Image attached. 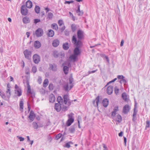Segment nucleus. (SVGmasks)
I'll list each match as a JSON object with an SVG mask.
<instances>
[{
	"label": "nucleus",
	"mask_w": 150,
	"mask_h": 150,
	"mask_svg": "<svg viewBox=\"0 0 150 150\" xmlns=\"http://www.w3.org/2000/svg\"><path fill=\"white\" fill-rule=\"evenodd\" d=\"M38 81L39 84L42 83V79L41 77L39 76Z\"/></svg>",
	"instance_id": "nucleus-53"
},
{
	"label": "nucleus",
	"mask_w": 150,
	"mask_h": 150,
	"mask_svg": "<svg viewBox=\"0 0 150 150\" xmlns=\"http://www.w3.org/2000/svg\"><path fill=\"white\" fill-rule=\"evenodd\" d=\"M25 57L28 60H30L31 57V52L28 50H26L23 52Z\"/></svg>",
	"instance_id": "nucleus-4"
},
{
	"label": "nucleus",
	"mask_w": 150,
	"mask_h": 150,
	"mask_svg": "<svg viewBox=\"0 0 150 150\" xmlns=\"http://www.w3.org/2000/svg\"><path fill=\"white\" fill-rule=\"evenodd\" d=\"M59 55L60 56V57L61 58H62L64 57V53H59Z\"/></svg>",
	"instance_id": "nucleus-60"
},
{
	"label": "nucleus",
	"mask_w": 150,
	"mask_h": 150,
	"mask_svg": "<svg viewBox=\"0 0 150 150\" xmlns=\"http://www.w3.org/2000/svg\"><path fill=\"white\" fill-rule=\"evenodd\" d=\"M62 136V134L59 133L55 137V138L57 140H58Z\"/></svg>",
	"instance_id": "nucleus-45"
},
{
	"label": "nucleus",
	"mask_w": 150,
	"mask_h": 150,
	"mask_svg": "<svg viewBox=\"0 0 150 150\" xmlns=\"http://www.w3.org/2000/svg\"><path fill=\"white\" fill-rule=\"evenodd\" d=\"M57 101L59 103L55 104L54 108L57 112L60 111L61 109L64 111L67 110L73 101L70 100L67 94L64 95L63 98L61 96H59Z\"/></svg>",
	"instance_id": "nucleus-1"
},
{
	"label": "nucleus",
	"mask_w": 150,
	"mask_h": 150,
	"mask_svg": "<svg viewBox=\"0 0 150 150\" xmlns=\"http://www.w3.org/2000/svg\"><path fill=\"white\" fill-rule=\"evenodd\" d=\"M81 40H77L75 35L73 36L72 39V42L76 46V47L79 48L82 46L83 43Z\"/></svg>",
	"instance_id": "nucleus-3"
},
{
	"label": "nucleus",
	"mask_w": 150,
	"mask_h": 150,
	"mask_svg": "<svg viewBox=\"0 0 150 150\" xmlns=\"http://www.w3.org/2000/svg\"><path fill=\"white\" fill-rule=\"evenodd\" d=\"M28 108L29 111H30V105L29 103L28 102Z\"/></svg>",
	"instance_id": "nucleus-64"
},
{
	"label": "nucleus",
	"mask_w": 150,
	"mask_h": 150,
	"mask_svg": "<svg viewBox=\"0 0 150 150\" xmlns=\"http://www.w3.org/2000/svg\"><path fill=\"white\" fill-rule=\"evenodd\" d=\"M73 79L72 77H70L69 79V83H67L63 86V88L65 91H69L73 87L74 85L72 83Z\"/></svg>",
	"instance_id": "nucleus-2"
},
{
	"label": "nucleus",
	"mask_w": 150,
	"mask_h": 150,
	"mask_svg": "<svg viewBox=\"0 0 150 150\" xmlns=\"http://www.w3.org/2000/svg\"><path fill=\"white\" fill-rule=\"evenodd\" d=\"M40 8L39 6H36L35 8V12L37 13H40Z\"/></svg>",
	"instance_id": "nucleus-35"
},
{
	"label": "nucleus",
	"mask_w": 150,
	"mask_h": 150,
	"mask_svg": "<svg viewBox=\"0 0 150 150\" xmlns=\"http://www.w3.org/2000/svg\"><path fill=\"white\" fill-rule=\"evenodd\" d=\"M48 139L49 141L50 142H51L52 140V137L50 136H48Z\"/></svg>",
	"instance_id": "nucleus-62"
},
{
	"label": "nucleus",
	"mask_w": 150,
	"mask_h": 150,
	"mask_svg": "<svg viewBox=\"0 0 150 150\" xmlns=\"http://www.w3.org/2000/svg\"><path fill=\"white\" fill-rule=\"evenodd\" d=\"M35 117V115L34 114V112L33 111L31 110L30 112L29 116L30 119L31 121V122L34 120Z\"/></svg>",
	"instance_id": "nucleus-13"
},
{
	"label": "nucleus",
	"mask_w": 150,
	"mask_h": 150,
	"mask_svg": "<svg viewBox=\"0 0 150 150\" xmlns=\"http://www.w3.org/2000/svg\"><path fill=\"white\" fill-rule=\"evenodd\" d=\"M43 34V30L42 28L38 29L35 32V34L37 37H40Z\"/></svg>",
	"instance_id": "nucleus-7"
},
{
	"label": "nucleus",
	"mask_w": 150,
	"mask_h": 150,
	"mask_svg": "<svg viewBox=\"0 0 150 150\" xmlns=\"http://www.w3.org/2000/svg\"><path fill=\"white\" fill-rule=\"evenodd\" d=\"M116 112L115 111H113L112 113V116H114L116 114Z\"/></svg>",
	"instance_id": "nucleus-63"
},
{
	"label": "nucleus",
	"mask_w": 150,
	"mask_h": 150,
	"mask_svg": "<svg viewBox=\"0 0 150 150\" xmlns=\"http://www.w3.org/2000/svg\"><path fill=\"white\" fill-rule=\"evenodd\" d=\"M117 77L118 79H122L125 78V77L122 75H118Z\"/></svg>",
	"instance_id": "nucleus-55"
},
{
	"label": "nucleus",
	"mask_w": 150,
	"mask_h": 150,
	"mask_svg": "<svg viewBox=\"0 0 150 150\" xmlns=\"http://www.w3.org/2000/svg\"><path fill=\"white\" fill-rule=\"evenodd\" d=\"M49 69L53 71H56L57 69V65L54 64H50Z\"/></svg>",
	"instance_id": "nucleus-14"
},
{
	"label": "nucleus",
	"mask_w": 150,
	"mask_h": 150,
	"mask_svg": "<svg viewBox=\"0 0 150 150\" xmlns=\"http://www.w3.org/2000/svg\"><path fill=\"white\" fill-rule=\"evenodd\" d=\"M63 48L64 50H67L69 48L68 43L67 42H66L64 43L63 45Z\"/></svg>",
	"instance_id": "nucleus-25"
},
{
	"label": "nucleus",
	"mask_w": 150,
	"mask_h": 150,
	"mask_svg": "<svg viewBox=\"0 0 150 150\" xmlns=\"http://www.w3.org/2000/svg\"><path fill=\"white\" fill-rule=\"evenodd\" d=\"M74 2L73 1H66L65 2L64 4H69L71 3H72Z\"/></svg>",
	"instance_id": "nucleus-50"
},
{
	"label": "nucleus",
	"mask_w": 150,
	"mask_h": 150,
	"mask_svg": "<svg viewBox=\"0 0 150 150\" xmlns=\"http://www.w3.org/2000/svg\"><path fill=\"white\" fill-rule=\"evenodd\" d=\"M74 119L72 120H71V119H69L68 120L67 122V125L68 126H70L72 123L74 121Z\"/></svg>",
	"instance_id": "nucleus-29"
},
{
	"label": "nucleus",
	"mask_w": 150,
	"mask_h": 150,
	"mask_svg": "<svg viewBox=\"0 0 150 150\" xmlns=\"http://www.w3.org/2000/svg\"><path fill=\"white\" fill-rule=\"evenodd\" d=\"M7 89L6 91V93L7 98L9 99L11 95V90L10 89V86L8 84L7 85Z\"/></svg>",
	"instance_id": "nucleus-11"
},
{
	"label": "nucleus",
	"mask_w": 150,
	"mask_h": 150,
	"mask_svg": "<svg viewBox=\"0 0 150 150\" xmlns=\"http://www.w3.org/2000/svg\"><path fill=\"white\" fill-rule=\"evenodd\" d=\"M28 91L27 92L28 94H31L32 97H33L35 96V93L33 91H31L30 86L29 85L28 86Z\"/></svg>",
	"instance_id": "nucleus-22"
},
{
	"label": "nucleus",
	"mask_w": 150,
	"mask_h": 150,
	"mask_svg": "<svg viewBox=\"0 0 150 150\" xmlns=\"http://www.w3.org/2000/svg\"><path fill=\"white\" fill-rule=\"evenodd\" d=\"M55 99V97L54 95L51 94L49 98V101L50 102L53 103L54 102Z\"/></svg>",
	"instance_id": "nucleus-20"
},
{
	"label": "nucleus",
	"mask_w": 150,
	"mask_h": 150,
	"mask_svg": "<svg viewBox=\"0 0 150 150\" xmlns=\"http://www.w3.org/2000/svg\"><path fill=\"white\" fill-rule=\"evenodd\" d=\"M33 128L35 129H37L38 127L37 123L35 122H33Z\"/></svg>",
	"instance_id": "nucleus-38"
},
{
	"label": "nucleus",
	"mask_w": 150,
	"mask_h": 150,
	"mask_svg": "<svg viewBox=\"0 0 150 150\" xmlns=\"http://www.w3.org/2000/svg\"><path fill=\"white\" fill-rule=\"evenodd\" d=\"M146 127H149L150 125V122L149 120H147L146 122Z\"/></svg>",
	"instance_id": "nucleus-48"
},
{
	"label": "nucleus",
	"mask_w": 150,
	"mask_h": 150,
	"mask_svg": "<svg viewBox=\"0 0 150 150\" xmlns=\"http://www.w3.org/2000/svg\"><path fill=\"white\" fill-rule=\"evenodd\" d=\"M63 70L64 73L67 74H68L69 70V67L67 66H64L63 68Z\"/></svg>",
	"instance_id": "nucleus-31"
},
{
	"label": "nucleus",
	"mask_w": 150,
	"mask_h": 150,
	"mask_svg": "<svg viewBox=\"0 0 150 150\" xmlns=\"http://www.w3.org/2000/svg\"><path fill=\"white\" fill-rule=\"evenodd\" d=\"M65 29V26H64L61 28V30L62 32H63Z\"/></svg>",
	"instance_id": "nucleus-61"
},
{
	"label": "nucleus",
	"mask_w": 150,
	"mask_h": 150,
	"mask_svg": "<svg viewBox=\"0 0 150 150\" xmlns=\"http://www.w3.org/2000/svg\"><path fill=\"white\" fill-rule=\"evenodd\" d=\"M99 101V96H98L96 98L95 100H94L93 102V105L95 107L98 106Z\"/></svg>",
	"instance_id": "nucleus-16"
},
{
	"label": "nucleus",
	"mask_w": 150,
	"mask_h": 150,
	"mask_svg": "<svg viewBox=\"0 0 150 150\" xmlns=\"http://www.w3.org/2000/svg\"><path fill=\"white\" fill-rule=\"evenodd\" d=\"M80 53L79 48L76 47L74 50V54L77 56Z\"/></svg>",
	"instance_id": "nucleus-24"
},
{
	"label": "nucleus",
	"mask_w": 150,
	"mask_h": 150,
	"mask_svg": "<svg viewBox=\"0 0 150 150\" xmlns=\"http://www.w3.org/2000/svg\"><path fill=\"white\" fill-rule=\"evenodd\" d=\"M0 95L1 96L2 98L5 99L6 100V98L5 94L3 93H1L0 92Z\"/></svg>",
	"instance_id": "nucleus-41"
},
{
	"label": "nucleus",
	"mask_w": 150,
	"mask_h": 150,
	"mask_svg": "<svg viewBox=\"0 0 150 150\" xmlns=\"http://www.w3.org/2000/svg\"><path fill=\"white\" fill-rule=\"evenodd\" d=\"M40 21V19H36L34 20V23L36 24L38 23Z\"/></svg>",
	"instance_id": "nucleus-51"
},
{
	"label": "nucleus",
	"mask_w": 150,
	"mask_h": 150,
	"mask_svg": "<svg viewBox=\"0 0 150 150\" xmlns=\"http://www.w3.org/2000/svg\"><path fill=\"white\" fill-rule=\"evenodd\" d=\"M97 70V69L95 70H93L91 71H89L88 72V75H89L90 74L93 73H95L96 71Z\"/></svg>",
	"instance_id": "nucleus-59"
},
{
	"label": "nucleus",
	"mask_w": 150,
	"mask_h": 150,
	"mask_svg": "<svg viewBox=\"0 0 150 150\" xmlns=\"http://www.w3.org/2000/svg\"><path fill=\"white\" fill-rule=\"evenodd\" d=\"M26 6L28 8H31L32 7V3L30 0L27 1L26 3Z\"/></svg>",
	"instance_id": "nucleus-21"
},
{
	"label": "nucleus",
	"mask_w": 150,
	"mask_h": 150,
	"mask_svg": "<svg viewBox=\"0 0 150 150\" xmlns=\"http://www.w3.org/2000/svg\"><path fill=\"white\" fill-rule=\"evenodd\" d=\"M33 59L34 63L36 64H38L40 60V56L37 54H35L33 55Z\"/></svg>",
	"instance_id": "nucleus-6"
},
{
	"label": "nucleus",
	"mask_w": 150,
	"mask_h": 150,
	"mask_svg": "<svg viewBox=\"0 0 150 150\" xmlns=\"http://www.w3.org/2000/svg\"><path fill=\"white\" fill-rule=\"evenodd\" d=\"M116 120L117 122H120L122 120V118L121 116L119 115H117L116 117Z\"/></svg>",
	"instance_id": "nucleus-37"
},
{
	"label": "nucleus",
	"mask_w": 150,
	"mask_h": 150,
	"mask_svg": "<svg viewBox=\"0 0 150 150\" xmlns=\"http://www.w3.org/2000/svg\"><path fill=\"white\" fill-rule=\"evenodd\" d=\"M74 115V114L72 113H71L69 114L68 115L69 119L72 120L74 119V118H73V116Z\"/></svg>",
	"instance_id": "nucleus-39"
},
{
	"label": "nucleus",
	"mask_w": 150,
	"mask_h": 150,
	"mask_svg": "<svg viewBox=\"0 0 150 150\" xmlns=\"http://www.w3.org/2000/svg\"><path fill=\"white\" fill-rule=\"evenodd\" d=\"M21 13L22 15L25 16L28 13V9L25 5H23L22 6L21 9Z\"/></svg>",
	"instance_id": "nucleus-8"
},
{
	"label": "nucleus",
	"mask_w": 150,
	"mask_h": 150,
	"mask_svg": "<svg viewBox=\"0 0 150 150\" xmlns=\"http://www.w3.org/2000/svg\"><path fill=\"white\" fill-rule=\"evenodd\" d=\"M53 14L51 12L49 13L48 14L47 17L49 19H51L53 16Z\"/></svg>",
	"instance_id": "nucleus-40"
},
{
	"label": "nucleus",
	"mask_w": 150,
	"mask_h": 150,
	"mask_svg": "<svg viewBox=\"0 0 150 150\" xmlns=\"http://www.w3.org/2000/svg\"><path fill=\"white\" fill-rule=\"evenodd\" d=\"M65 146L67 148H69L70 145L69 143H67L65 144Z\"/></svg>",
	"instance_id": "nucleus-58"
},
{
	"label": "nucleus",
	"mask_w": 150,
	"mask_h": 150,
	"mask_svg": "<svg viewBox=\"0 0 150 150\" xmlns=\"http://www.w3.org/2000/svg\"><path fill=\"white\" fill-rule=\"evenodd\" d=\"M37 70V68L35 67L34 66L32 68V71L34 73H35L36 72Z\"/></svg>",
	"instance_id": "nucleus-47"
},
{
	"label": "nucleus",
	"mask_w": 150,
	"mask_h": 150,
	"mask_svg": "<svg viewBox=\"0 0 150 150\" xmlns=\"http://www.w3.org/2000/svg\"><path fill=\"white\" fill-rule=\"evenodd\" d=\"M135 107L134 108V112L133 115V118L132 120L133 122H135L137 120L136 115L137 112V110L136 109V105H135Z\"/></svg>",
	"instance_id": "nucleus-10"
},
{
	"label": "nucleus",
	"mask_w": 150,
	"mask_h": 150,
	"mask_svg": "<svg viewBox=\"0 0 150 150\" xmlns=\"http://www.w3.org/2000/svg\"><path fill=\"white\" fill-rule=\"evenodd\" d=\"M48 83V80L47 79H45L44 81L43 86L45 87H46Z\"/></svg>",
	"instance_id": "nucleus-36"
},
{
	"label": "nucleus",
	"mask_w": 150,
	"mask_h": 150,
	"mask_svg": "<svg viewBox=\"0 0 150 150\" xmlns=\"http://www.w3.org/2000/svg\"><path fill=\"white\" fill-rule=\"evenodd\" d=\"M69 131L70 133H73L75 131V127L74 126H71L69 129Z\"/></svg>",
	"instance_id": "nucleus-26"
},
{
	"label": "nucleus",
	"mask_w": 150,
	"mask_h": 150,
	"mask_svg": "<svg viewBox=\"0 0 150 150\" xmlns=\"http://www.w3.org/2000/svg\"><path fill=\"white\" fill-rule=\"evenodd\" d=\"M115 93L116 94H117L118 93L119 91V88L117 86H115Z\"/></svg>",
	"instance_id": "nucleus-43"
},
{
	"label": "nucleus",
	"mask_w": 150,
	"mask_h": 150,
	"mask_svg": "<svg viewBox=\"0 0 150 150\" xmlns=\"http://www.w3.org/2000/svg\"><path fill=\"white\" fill-rule=\"evenodd\" d=\"M41 46V43L39 41L37 40L35 42L34 46L35 48L38 49Z\"/></svg>",
	"instance_id": "nucleus-15"
},
{
	"label": "nucleus",
	"mask_w": 150,
	"mask_h": 150,
	"mask_svg": "<svg viewBox=\"0 0 150 150\" xmlns=\"http://www.w3.org/2000/svg\"><path fill=\"white\" fill-rule=\"evenodd\" d=\"M78 13V16H82L83 13V12L82 10L80 11Z\"/></svg>",
	"instance_id": "nucleus-52"
},
{
	"label": "nucleus",
	"mask_w": 150,
	"mask_h": 150,
	"mask_svg": "<svg viewBox=\"0 0 150 150\" xmlns=\"http://www.w3.org/2000/svg\"><path fill=\"white\" fill-rule=\"evenodd\" d=\"M120 82L121 84L123 83L124 84H125L126 83V80L124 79V78H123L120 80Z\"/></svg>",
	"instance_id": "nucleus-46"
},
{
	"label": "nucleus",
	"mask_w": 150,
	"mask_h": 150,
	"mask_svg": "<svg viewBox=\"0 0 150 150\" xmlns=\"http://www.w3.org/2000/svg\"><path fill=\"white\" fill-rule=\"evenodd\" d=\"M23 100H21L20 103V110L22 112L23 109Z\"/></svg>",
	"instance_id": "nucleus-30"
},
{
	"label": "nucleus",
	"mask_w": 150,
	"mask_h": 150,
	"mask_svg": "<svg viewBox=\"0 0 150 150\" xmlns=\"http://www.w3.org/2000/svg\"><path fill=\"white\" fill-rule=\"evenodd\" d=\"M80 5H79L78 6V9L76 11V13H78L79 12V11H80Z\"/></svg>",
	"instance_id": "nucleus-56"
},
{
	"label": "nucleus",
	"mask_w": 150,
	"mask_h": 150,
	"mask_svg": "<svg viewBox=\"0 0 150 150\" xmlns=\"http://www.w3.org/2000/svg\"><path fill=\"white\" fill-rule=\"evenodd\" d=\"M15 93L18 96H21L22 95L21 90V88L18 87L17 84H16L15 86Z\"/></svg>",
	"instance_id": "nucleus-5"
},
{
	"label": "nucleus",
	"mask_w": 150,
	"mask_h": 150,
	"mask_svg": "<svg viewBox=\"0 0 150 150\" xmlns=\"http://www.w3.org/2000/svg\"><path fill=\"white\" fill-rule=\"evenodd\" d=\"M51 27L54 29L57 30L58 28L57 24L56 23H54L52 24L51 25Z\"/></svg>",
	"instance_id": "nucleus-28"
},
{
	"label": "nucleus",
	"mask_w": 150,
	"mask_h": 150,
	"mask_svg": "<svg viewBox=\"0 0 150 150\" xmlns=\"http://www.w3.org/2000/svg\"><path fill=\"white\" fill-rule=\"evenodd\" d=\"M53 56L55 58L58 57L59 55V53L57 51H54L53 53Z\"/></svg>",
	"instance_id": "nucleus-32"
},
{
	"label": "nucleus",
	"mask_w": 150,
	"mask_h": 150,
	"mask_svg": "<svg viewBox=\"0 0 150 150\" xmlns=\"http://www.w3.org/2000/svg\"><path fill=\"white\" fill-rule=\"evenodd\" d=\"M49 88L50 90H52L53 89L54 86L53 84L52 83H50L49 85Z\"/></svg>",
	"instance_id": "nucleus-44"
},
{
	"label": "nucleus",
	"mask_w": 150,
	"mask_h": 150,
	"mask_svg": "<svg viewBox=\"0 0 150 150\" xmlns=\"http://www.w3.org/2000/svg\"><path fill=\"white\" fill-rule=\"evenodd\" d=\"M77 56L74 54H73L70 56V59L71 60H73L74 61H75Z\"/></svg>",
	"instance_id": "nucleus-33"
},
{
	"label": "nucleus",
	"mask_w": 150,
	"mask_h": 150,
	"mask_svg": "<svg viewBox=\"0 0 150 150\" xmlns=\"http://www.w3.org/2000/svg\"><path fill=\"white\" fill-rule=\"evenodd\" d=\"M130 108L128 105H125L123 107V112L125 114L127 113L129 111Z\"/></svg>",
	"instance_id": "nucleus-12"
},
{
	"label": "nucleus",
	"mask_w": 150,
	"mask_h": 150,
	"mask_svg": "<svg viewBox=\"0 0 150 150\" xmlns=\"http://www.w3.org/2000/svg\"><path fill=\"white\" fill-rule=\"evenodd\" d=\"M17 137H18V139L20 141H23L24 140V139L22 137H19L18 136Z\"/></svg>",
	"instance_id": "nucleus-57"
},
{
	"label": "nucleus",
	"mask_w": 150,
	"mask_h": 150,
	"mask_svg": "<svg viewBox=\"0 0 150 150\" xmlns=\"http://www.w3.org/2000/svg\"><path fill=\"white\" fill-rule=\"evenodd\" d=\"M23 23L25 24L29 23L30 22L29 18L27 17H25L23 18Z\"/></svg>",
	"instance_id": "nucleus-23"
},
{
	"label": "nucleus",
	"mask_w": 150,
	"mask_h": 150,
	"mask_svg": "<svg viewBox=\"0 0 150 150\" xmlns=\"http://www.w3.org/2000/svg\"><path fill=\"white\" fill-rule=\"evenodd\" d=\"M71 28L73 32H74L76 29V26L75 24H72L71 25Z\"/></svg>",
	"instance_id": "nucleus-42"
},
{
	"label": "nucleus",
	"mask_w": 150,
	"mask_h": 150,
	"mask_svg": "<svg viewBox=\"0 0 150 150\" xmlns=\"http://www.w3.org/2000/svg\"><path fill=\"white\" fill-rule=\"evenodd\" d=\"M69 14H70V16H71L73 20L74 21L75 18V17L73 16V14L71 13L70 12H69Z\"/></svg>",
	"instance_id": "nucleus-54"
},
{
	"label": "nucleus",
	"mask_w": 150,
	"mask_h": 150,
	"mask_svg": "<svg viewBox=\"0 0 150 150\" xmlns=\"http://www.w3.org/2000/svg\"><path fill=\"white\" fill-rule=\"evenodd\" d=\"M58 23L59 26H61L63 24V22L62 20H60L58 21Z\"/></svg>",
	"instance_id": "nucleus-49"
},
{
	"label": "nucleus",
	"mask_w": 150,
	"mask_h": 150,
	"mask_svg": "<svg viewBox=\"0 0 150 150\" xmlns=\"http://www.w3.org/2000/svg\"><path fill=\"white\" fill-rule=\"evenodd\" d=\"M122 97L123 98V99L125 100V101H126L127 100V96L126 94V93H122Z\"/></svg>",
	"instance_id": "nucleus-34"
},
{
	"label": "nucleus",
	"mask_w": 150,
	"mask_h": 150,
	"mask_svg": "<svg viewBox=\"0 0 150 150\" xmlns=\"http://www.w3.org/2000/svg\"><path fill=\"white\" fill-rule=\"evenodd\" d=\"M113 87L111 86H110L108 87L107 89V92L108 94H111L113 92Z\"/></svg>",
	"instance_id": "nucleus-17"
},
{
	"label": "nucleus",
	"mask_w": 150,
	"mask_h": 150,
	"mask_svg": "<svg viewBox=\"0 0 150 150\" xmlns=\"http://www.w3.org/2000/svg\"><path fill=\"white\" fill-rule=\"evenodd\" d=\"M109 101L107 99L105 98L103 101V106L105 107H107L108 105Z\"/></svg>",
	"instance_id": "nucleus-18"
},
{
	"label": "nucleus",
	"mask_w": 150,
	"mask_h": 150,
	"mask_svg": "<svg viewBox=\"0 0 150 150\" xmlns=\"http://www.w3.org/2000/svg\"><path fill=\"white\" fill-rule=\"evenodd\" d=\"M59 41L57 39L54 40L52 42V45L54 47H57L59 44Z\"/></svg>",
	"instance_id": "nucleus-19"
},
{
	"label": "nucleus",
	"mask_w": 150,
	"mask_h": 150,
	"mask_svg": "<svg viewBox=\"0 0 150 150\" xmlns=\"http://www.w3.org/2000/svg\"><path fill=\"white\" fill-rule=\"evenodd\" d=\"M78 39L82 40L83 38V32L81 30H79L77 32Z\"/></svg>",
	"instance_id": "nucleus-9"
},
{
	"label": "nucleus",
	"mask_w": 150,
	"mask_h": 150,
	"mask_svg": "<svg viewBox=\"0 0 150 150\" xmlns=\"http://www.w3.org/2000/svg\"><path fill=\"white\" fill-rule=\"evenodd\" d=\"M48 31V36L50 37H52L54 35V31L52 30H50Z\"/></svg>",
	"instance_id": "nucleus-27"
}]
</instances>
